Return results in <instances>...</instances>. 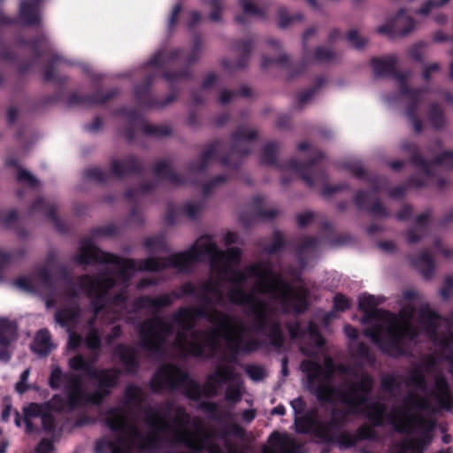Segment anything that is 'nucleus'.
<instances>
[{
  "mask_svg": "<svg viewBox=\"0 0 453 453\" xmlns=\"http://www.w3.org/2000/svg\"><path fill=\"white\" fill-rule=\"evenodd\" d=\"M284 241L283 237L280 234H276L273 239V243L266 247L265 250L266 252L272 254L277 252L282 246H283Z\"/></svg>",
  "mask_w": 453,
  "mask_h": 453,
  "instance_id": "obj_53",
  "label": "nucleus"
},
{
  "mask_svg": "<svg viewBox=\"0 0 453 453\" xmlns=\"http://www.w3.org/2000/svg\"><path fill=\"white\" fill-rule=\"evenodd\" d=\"M316 162L317 159H312L305 165H301L295 159H293L288 163V168L291 172L299 175L306 182L308 186L311 187L314 184V180L313 177L308 174V171L311 170V168L316 164Z\"/></svg>",
  "mask_w": 453,
  "mask_h": 453,
  "instance_id": "obj_24",
  "label": "nucleus"
},
{
  "mask_svg": "<svg viewBox=\"0 0 453 453\" xmlns=\"http://www.w3.org/2000/svg\"><path fill=\"white\" fill-rule=\"evenodd\" d=\"M338 55L327 47H319L314 54L315 60L319 62H332L337 58Z\"/></svg>",
  "mask_w": 453,
  "mask_h": 453,
  "instance_id": "obj_37",
  "label": "nucleus"
},
{
  "mask_svg": "<svg viewBox=\"0 0 453 453\" xmlns=\"http://www.w3.org/2000/svg\"><path fill=\"white\" fill-rule=\"evenodd\" d=\"M227 383H229V385L225 393L226 400L228 402H233L234 403L240 402L242 398V393L240 391V382L238 374L236 373L234 380H230Z\"/></svg>",
  "mask_w": 453,
  "mask_h": 453,
  "instance_id": "obj_34",
  "label": "nucleus"
},
{
  "mask_svg": "<svg viewBox=\"0 0 453 453\" xmlns=\"http://www.w3.org/2000/svg\"><path fill=\"white\" fill-rule=\"evenodd\" d=\"M257 132L248 127H239L232 135V144L227 157L222 156L226 150L222 142H215L208 147L197 162L188 168L190 175L203 172L217 158L225 165H237L241 159L250 152V143L257 137Z\"/></svg>",
  "mask_w": 453,
  "mask_h": 453,
  "instance_id": "obj_7",
  "label": "nucleus"
},
{
  "mask_svg": "<svg viewBox=\"0 0 453 453\" xmlns=\"http://www.w3.org/2000/svg\"><path fill=\"white\" fill-rule=\"evenodd\" d=\"M55 348L51 342L50 332L47 329H41L36 334L32 349L39 356L45 357Z\"/></svg>",
  "mask_w": 453,
  "mask_h": 453,
  "instance_id": "obj_20",
  "label": "nucleus"
},
{
  "mask_svg": "<svg viewBox=\"0 0 453 453\" xmlns=\"http://www.w3.org/2000/svg\"><path fill=\"white\" fill-rule=\"evenodd\" d=\"M402 148L404 150H410L412 163L419 168L425 175V179H429L432 175V171L435 168H453V151H444L437 156L431 163H428L418 154L414 145L403 143Z\"/></svg>",
  "mask_w": 453,
  "mask_h": 453,
  "instance_id": "obj_12",
  "label": "nucleus"
},
{
  "mask_svg": "<svg viewBox=\"0 0 453 453\" xmlns=\"http://www.w3.org/2000/svg\"><path fill=\"white\" fill-rule=\"evenodd\" d=\"M68 365L73 371H81L85 377L94 380L97 389L88 392L83 386L81 375L64 372L58 365H53L49 385L52 389L63 388L66 395V397L55 395L50 402V407L58 411L72 410L79 405L100 403L110 394L111 389L117 386L120 375V371L117 368H96L92 362H88L80 354L70 358Z\"/></svg>",
  "mask_w": 453,
  "mask_h": 453,
  "instance_id": "obj_3",
  "label": "nucleus"
},
{
  "mask_svg": "<svg viewBox=\"0 0 453 453\" xmlns=\"http://www.w3.org/2000/svg\"><path fill=\"white\" fill-rule=\"evenodd\" d=\"M145 395L141 388L129 385L124 405L111 410L106 424L111 434L96 441V453H131L132 449L152 451L163 447L160 436L173 448L185 446L199 452L224 453L212 441V433L199 417L191 418L183 407L165 401L155 407L142 408Z\"/></svg>",
  "mask_w": 453,
  "mask_h": 453,
  "instance_id": "obj_2",
  "label": "nucleus"
},
{
  "mask_svg": "<svg viewBox=\"0 0 453 453\" xmlns=\"http://www.w3.org/2000/svg\"><path fill=\"white\" fill-rule=\"evenodd\" d=\"M316 245H317V240H315L314 238H310V237L304 238L301 242V243L298 247V250H297V253H298L300 259L302 260V257L304 254L313 251Z\"/></svg>",
  "mask_w": 453,
  "mask_h": 453,
  "instance_id": "obj_41",
  "label": "nucleus"
},
{
  "mask_svg": "<svg viewBox=\"0 0 453 453\" xmlns=\"http://www.w3.org/2000/svg\"><path fill=\"white\" fill-rule=\"evenodd\" d=\"M396 387H399V384L395 378L388 377L383 379L382 388L385 391L388 392L389 394H393Z\"/></svg>",
  "mask_w": 453,
  "mask_h": 453,
  "instance_id": "obj_54",
  "label": "nucleus"
},
{
  "mask_svg": "<svg viewBox=\"0 0 453 453\" xmlns=\"http://www.w3.org/2000/svg\"><path fill=\"white\" fill-rule=\"evenodd\" d=\"M268 43L273 48H275V50L277 51H279L280 56L278 58H269L264 57L262 59V63H261L262 67L266 68L273 63H278V64L286 63L288 60V56L281 52L280 42L274 39H271L268 41Z\"/></svg>",
  "mask_w": 453,
  "mask_h": 453,
  "instance_id": "obj_35",
  "label": "nucleus"
},
{
  "mask_svg": "<svg viewBox=\"0 0 453 453\" xmlns=\"http://www.w3.org/2000/svg\"><path fill=\"white\" fill-rule=\"evenodd\" d=\"M173 334V326L160 317L145 319L139 326L141 345L153 354L163 352Z\"/></svg>",
  "mask_w": 453,
  "mask_h": 453,
  "instance_id": "obj_10",
  "label": "nucleus"
},
{
  "mask_svg": "<svg viewBox=\"0 0 453 453\" xmlns=\"http://www.w3.org/2000/svg\"><path fill=\"white\" fill-rule=\"evenodd\" d=\"M143 245L151 254L168 251L166 242L162 236L148 237L144 240Z\"/></svg>",
  "mask_w": 453,
  "mask_h": 453,
  "instance_id": "obj_31",
  "label": "nucleus"
},
{
  "mask_svg": "<svg viewBox=\"0 0 453 453\" xmlns=\"http://www.w3.org/2000/svg\"><path fill=\"white\" fill-rule=\"evenodd\" d=\"M86 178L90 180L104 182L107 179V173L97 167L88 168L84 173Z\"/></svg>",
  "mask_w": 453,
  "mask_h": 453,
  "instance_id": "obj_39",
  "label": "nucleus"
},
{
  "mask_svg": "<svg viewBox=\"0 0 453 453\" xmlns=\"http://www.w3.org/2000/svg\"><path fill=\"white\" fill-rule=\"evenodd\" d=\"M271 438L274 441L272 447L265 448L263 453H298L299 446L288 435L273 433Z\"/></svg>",
  "mask_w": 453,
  "mask_h": 453,
  "instance_id": "obj_17",
  "label": "nucleus"
},
{
  "mask_svg": "<svg viewBox=\"0 0 453 453\" xmlns=\"http://www.w3.org/2000/svg\"><path fill=\"white\" fill-rule=\"evenodd\" d=\"M313 218V214L310 211L297 215L296 220L300 226H306Z\"/></svg>",
  "mask_w": 453,
  "mask_h": 453,
  "instance_id": "obj_62",
  "label": "nucleus"
},
{
  "mask_svg": "<svg viewBox=\"0 0 453 453\" xmlns=\"http://www.w3.org/2000/svg\"><path fill=\"white\" fill-rule=\"evenodd\" d=\"M397 58L395 56H388L380 59H373L372 66L376 76H392L396 81L400 92L408 101L405 110V116L411 125L413 131L420 133L422 131V121L419 119L420 104L424 101L426 90H409L407 88V81L410 76L409 73H396Z\"/></svg>",
  "mask_w": 453,
  "mask_h": 453,
  "instance_id": "obj_8",
  "label": "nucleus"
},
{
  "mask_svg": "<svg viewBox=\"0 0 453 453\" xmlns=\"http://www.w3.org/2000/svg\"><path fill=\"white\" fill-rule=\"evenodd\" d=\"M240 256L238 248L223 251L211 236L204 235L184 252L140 260L105 253L89 239H84L74 260L80 265L105 264L99 273L113 278L111 290L119 286L118 293L127 296L128 281L138 271L159 272L174 268L185 272L195 263L208 259L210 275L207 279L197 283L187 282L180 290L159 296H140L134 302V310H148L156 314L162 308L170 306L175 299L194 296L200 303L198 307L180 308L171 315L172 322L178 326L173 343L182 355L208 357L217 353L221 340L234 354L251 352L259 348L260 342L251 336L242 319L231 317L214 307H223L226 303L240 305L245 308L252 328L265 337L268 345L280 349L284 343V334L276 311H304L306 289L292 288L267 261L235 269Z\"/></svg>",
  "mask_w": 453,
  "mask_h": 453,
  "instance_id": "obj_1",
  "label": "nucleus"
},
{
  "mask_svg": "<svg viewBox=\"0 0 453 453\" xmlns=\"http://www.w3.org/2000/svg\"><path fill=\"white\" fill-rule=\"evenodd\" d=\"M239 3L245 14L256 16L263 14V11L255 5L253 0H239Z\"/></svg>",
  "mask_w": 453,
  "mask_h": 453,
  "instance_id": "obj_44",
  "label": "nucleus"
},
{
  "mask_svg": "<svg viewBox=\"0 0 453 453\" xmlns=\"http://www.w3.org/2000/svg\"><path fill=\"white\" fill-rule=\"evenodd\" d=\"M290 404L296 415L302 414L306 407L305 402L302 397H297L292 400Z\"/></svg>",
  "mask_w": 453,
  "mask_h": 453,
  "instance_id": "obj_59",
  "label": "nucleus"
},
{
  "mask_svg": "<svg viewBox=\"0 0 453 453\" xmlns=\"http://www.w3.org/2000/svg\"><path fill=\"white\" fill-rule=\"evenodd\" d=\"M17 180L19 182L27 183L30 187H36L38 185V180L35 177L24 169L18 170Z\"/></svg>",
  "mask_w": 453,
  "mask_h": 453,
  "instance_id": "obj_43",
  "label": "nucleus"
},
{
  "mask_svg": "<svg viewBox=\"0 0 453 453\" xmlns=\"http://www.w3.org/2000/svg\"><path fill=\"white\" fill-rule=\"evenodd\" d=\"M256 216L261 217L264 219H273L279 214V211L274 208H269L268 210H264L261 207H257L255 211Z\"/></svg>",
  "mask_w": 453,
  "mask_h": 453,
  "instance_id": "obj_51",
  "label": "nucleus"
},
{
  "mask_svg": "<svg viewBox=\"0 0 453 453\" xmlns=\"http://www.w3.org/2000/svg\"><path fill=\"white\" fill-rule=\"evenodd\" d=\"M334 308L338 311H345L349 306V300L342 295H337L334 300Z\"/></svg>",
  "mask_w": 453,
  "mask_h": 453,
  "instance_id": "obj_58",
  "label": "nucleus"
},
{
  "mask_svg": "<svg viewBox=\"0 0 453 453\" xmlns=\"http://www.w3.org/2000/svg\"><path fill=\"white\" fill-rule=\"evenodd\" d=\"M154 173L157 178L165 180L172 185L177 186L184 183L173 172L168 160L158 161L154 166Z\"/></svg>",
  "mask_w": 453,
  "mask_h": 453,
  "instance_id": "obj_21",
  "label": "nucleus"
},
{
  "mask_svg": "<svg viewBox=\"0 0 453 453\" xmlns=\"http://www.w3.org/2000/svg\"><path fill=\"white\" fill-rule=\"evenodd\" d=\"M56 206L54 203L45 199L40 198L36 200L31 207V213H42L46 218H49L52 222L58 223L55 216Z\"/></svg>",
  "mask_w": 453,
  "mask_h": 453,
  "instance_id": "obj_27",
  "label": "nucleus"
},
{
  "mask_svg": "<svg viewBox=\"0 0 453 453\" xmlns=\"http://www.w3.org/2000/svg\"><path fill=\"white\" fill-rule=\"evenodd\" d=\"M84 342L82 336H81L78 334L70 332L69 334V341H68V346L72 349H76L79 347L81 346L82 342Z\"/></svg>",
  "mask_w": 453,
  "mask_h": 453,
  "instance_id": "obj_56",
  "label": "nucleus"
},
{
  "mask_svg": "<svg viewBox=\"0 0 453 453\" xmlns=\"http://www.w3.org/2000/svg\"><path fill=\"white\" fill-rule=\"evenodd\" d=\"M440 294L444 300H449L453 296V277L448 276L445 278Z\"/></svg>",
  "mask_w": 453,
  "mask_h": 453,
  "instance_id": "obj_46",
  "label": "nucleus"
},
{
  "mask_svg": "<svg viewBox=\"0 0 453 453\" xmlns=\"http://www.w3.org/2000/svg\"><path fill=\"white\" fill-rule=\"evenodd\" d=\"M55 268L53 262L37 269L32 275L15 281V286L27 293L48 294L52 291L55 280L52 276Z\"/></svg>",
  "mask_w": 453,
  "mask_h": 453,
  "instance_id": "obj_11",
  "label": "nucleus"
},
{
  "mask_svg": "<svg viewBox=\"0 0 453 453\" xmlns=\"http://www.w3.org/2000/svg\"><path fill=\"white\" fill-rule=\"evenodd\" d=\"M324 364L326 370L317 362L304 360L301 363V369L306 373L307 388L318 400L332 403L340 401L352 411L366 402L373 386L372 377L362 371L351 372L349 380L339 388H334L331 384L334 362L332 358L326 357Z\"/></svg>",
  "mask_w": 453,
  "mask_h": 453,
  "instance_id": "obj_4",
  "label": "nucleus"
},
{
  "mask_svg": "<svg viewBox=\"0 0 453 453\" xmlns=\"http://www.w3.org/2000/svg\"><path fill=\"white\" fill-rule=\"evenodd\" d=\"M237 94L226 89H224L220 92L219 95V102L222 104H228L233 101L236 97Z\"/></svg>",
  "mask_w": 453,
  "mask_h": 453,
  "instance_id": "obj_61",
  "label": "nucleus"
},
{
  "mask_svg": "<svg viewBox=\"0 0 453 453\" xmlns=\"http://www.w3.org/2000/svg\"><path fill=\"white\" fill-rule=\"evenodd\" d=\"M139 163L134 157L124 160L114 159L111 163L112 173L117 177H123L139 169Z\"/></svg>",
  "mask_w": 453,
  "mask_h": 453,
  "instance_id": "obj_22",
  "label": "nucleus"
},
{
  "mask_svg": "<svg viewBox=\"0 0 453 453\" xmlns=\"http://www.w3.org/2000/svg\"><path fill=\"white\" fill-rule=\"evenodd\" d=\"M355 435L357 438V441L360 440L370 439L373 436V430L369 426H362L357 430Z\"/></svg>",
  "mask_w": 453,
  "mask_h": 453,
  "instance_id": "obj_52",
  "label": "nucleus"
},
{
  "mask_svg": "<svg viewBox=\"0 0 453 453\" xmlns=\"http://www.w3.org/2000/svg\"><path fill=\"white\" fill-rule=\"evenodd\" d=\"M347 39L350 45L356 49H362L367 44V39L360 36L357 30L349 31Z\"/></svg>",
  "mask_w": 453,
  "mask_h": 453,
  "instance_id": "obj_42",
  "label": "nucleus"
},
{
  "mask_svg": "<svg viewBox=\"0 0 453 453\" xmlns=\"http://www.w3.org/2000/svg\"><path fill=\"white\" fill-rule=\"evenodd\" d=\"M279 144L269 142L264 146L261 151L260 163L266 165H274L277 161Z\"/></svg>",
  "mask_w": 453,
  "mask_h": 453,
  "instance_id": "obj_30",
  "label": "nucleus"
},
{
  "mask_svg": "<svg viewBox=\"0 0 453 453\" xmlns=\"http://www.w3.org/2000/svg\"><path fill=\"white\" fill-rule=\"evenodd\" d=\"M349 411L333 410L331 418L322 421L311 415H306L296 419L298 429L302 433L314 430L317 435L327 441H335L340 449H349L357 442L355 434L344 432L336 435L337 431L345 424Z\"/></svg>",
  "mask_w": 453,
  "mask_h": 453,
  "instance_id": "obj_9",
  "label": "nucleus"
},
{
  "mask_svg": "<svg viewBox=\"0 0 453 453\" xmlns=\"http://www.w3.org/2000/svg\"><path fill=\"white\" fill-rule=\"evenodd\" d=\"M226 180V177L225 176H218L217 178H215L214 180H212L211 181H210L209 183H206L203 187V194L204 195H208L209 192L213 189L214 188L221 185L222 183H224Z\"/></svg>",
  "mask_w": 453,
  "mask_h": 453,
  "instance_id": "obj_60",
  "label": "nucleus"
},
{
  "mask_svg": "<svg viewBox=\"0 0 453 453\" xmlns=\"http://www.w3.org/2000/svg\"><path fill=\"white\" fill-rule=\"evenodd\" d=\"M17 334V326L7 319H0V345H8Z\"/></svg>",
  "mask_w": 453,
  "mask_h": 453,
  "instance_id": "obj_26",
  "label": "nucleus"
},
{
  "mask_svg": "<svg viewBox=\"0 0 453 453\" xmlns=\"http://www.w3.org/2000/svg\"><path fill=\"white\" fill-rule=\"evenodd\" d=\"M29 375H30V368H27L20 374L19 380L15 385V389L19 394L25 393L29 388V386L27 383V380L29 378Z\"/></svg>",
  "mask_w": 453,
  "mask_h": 453,
  "instance_id": "obj_45",
  "label": "nucleus"
},
{
  "mask_svg": "<svg viewBox=\"0 0 453 453\" xmlns=\"http://www.w3.org/2000/svg\"><path fill=\"white\" fill-rule=\"evenodd\" d=\"M204 207V203L203 201H200L188 202L176 211L173 209L170 208L168 215L166 217V221L169 224H173L178 220L180 215H184L189 219H196L201 215Z\"/></svg>",
  "mask_w": 453,
  "mask_h": 453,
  "instance_id": "obj_16",
  "label": "nucleus"
},
{
  "mask_svg": "<svg viewBox=\"0 0 453 453\" xmlns=\"http://www.w3.org/2000/svg\"><path fill=\"white\" fill-rule=\"evenodd\" d=\"M411 263L425 278L432 277L434 271V261L428 252H423L418 257L411 258Z\"/></svg>",
  "mask_w": 453,
  "mask_h": 453,
  "instance_id": "obj_23",
  "label": "nucleus"
},
{
  "mask_svg": "<svg viewBox=\"0 0 453 453\" xmlns=\"http://www.w3.org/2000/svg\"><path fill=\"white\" fill-rule=\"evenodd\" d=\"M43 406L39 403H32L28 404L27 406L24 407V418L23 421L26 424V428L27 432H32L34 430V427L31 423V418H36V417H42L43 414Z\"/></svg>",
  "mask_w": 453,
  "mask_h": 453,
  "instance_id": "obj_29",
  "label": "nucleus"
},
{
  "mask_svg": "<svg viewBox=\"0 0 453 453\" xmlns=\"http://www.w3.org/2000/svg\"><path fill=\"white\" fill-rule=\"evenodd\" d=\"M279 16V27L280 28H287L290 26L302 22L303 20V15L301 13L289 14L286 9L280 8L278 12Z\"/></svg>",
  "mask_w": 453,
  "mask_h": 453,
  "instance_id": "obj_33",
  "label": "nucleus"
},
{
  "mask_svg": "<svg viewBox=\"0 0 453 453\" xmlns=\"http://www.w3.org/2000/svg\"><path fill=\"white\" fill-rule=\"evenodd\" d=\"M79 289L91 298L94 309V317L88 321V332L85 337V344L91 350H97L101 347L99 332L94 327L95 319L102 311L104 319L114 321L121 315L126 301L124 293H111L114 285L113 278L98 274L96 278L83 275L77 279Z\"/></svg>",
  "mask_w": 453,
  "mask_h": 453,
  "instance_id": "obj_5",
  "label": "nucleus"
},
{
  "mask_svg": "<svg viewBox=\"0 0 453 453\" xmlns=\"http://www.w3.org/2000/svg\"><path fill=\"white\" fill-rule=\"evenodd\" d=\"M210 5L211 6V12L210 13V18L214 22H219L221 20V9L222 4L220 0H211L210 2Z\"/></svg>",
  "mask_w": 453,
  "mask_h": 453,
  "instance_id": "obj_49",
  "label": "nucleus"
},
{
  "mask_svg": "<svg viewBox=\"0 0 453 453\" xmlns=\"http://www.w3.org/2000/svg\"><path fill=\"white\" fill-rule=\"evenodd\" d=\"M246 372L254 380H260L265 376L264 368L257 365L247 366Z\"/></svg>",
  "mask_w": 453,
  "mask_h": 453,
  "instance_id": "obj_48",
  "label": "nucleus"
},
{
  "mask_svg": "<svg viewBox=\"0 0 453 453\" xmlns=\"http://www.w3.org/2000/svg\"><path fill=\"white\" fill-rule=\"evenodd\" d=\"M114 356L118 357L127 372H135L138 369L136 351L133 348L119 345L114 350Z\"/></svg>",
  "mask_w": 453,
  "mask_h": 453,
  "instance_id": "obj_19",
  "label": "nucleus"
},
{
  "mask_svg": "<svg viewBox=\"0 0 453 453\" xmlns=\"http://www.w3.org/2000/svg\"><path fill=\"white\" fill-rule=\"evenodd\" d=\"M180 51L179 50H164L157 53L149 62L150 65L161 66L177 58Z\"/></svg>",
  "mask_w": 453,
  "mask_h": 453,
  "instance_id": "obj_32",
  "label": "nucleus"
},
{
  "mask_svg": "<svg viewBox=\"0 0 453 453\" xmlns=\"http://www.w3.org/2000/svg\"><path fill=\"white\" fill-rule=\"evenodd\" d=\"M236 372L230 365H219L210 373L203 385L188 377L181 368L173 365H164L158 368L150 380L153 392L161 389L180 390L187 397L198 400L202 395L214 396L218 395L221 384L234 380Z\"/></svg>",
  "mask_w": 453,
  "mask_h": 453,
  "instance_id": "obj_6",
  "label": "nucleus"
},
{
  "mask_svg": "<svg viewBox=\"0 0 453 453\" xmlns=\"http://www.w3.org/2000/svg\"><path fill=\"white\" fill-rule=\"evenodd\" d=\"M78 293L79 289H76L74 286H69L65 294L67 303L55 314L56 322L61 326L66 327L69 331L79 323L81 316V309L74 302Z\"/></svg>",
  "mask_w": 453,
  "mask_h": 453,
  "instance_id": "obj_13",
  "label": "nucleus"
},
{
  "mask_svg": "<svg viewBox=\"0 0 453 453\" xmlns=\"http://www.w3.org/2000/svg\"><path fill=\"white\" fill-rule=\"evenodd\" d=\"M428 219V211L423 212L420 215H418L416 220L417 226L413 229L409 230L406 234L407 241L409 243L415 244L422 238Z\"/></svg>",
  "mask_w": 453,
  "mask_h": 453,
  "instance_id": "obj_25",
  "label": "nucleus"
},
{
  "mask_svg": "<svg viewBox=\"0 0 453 453\" xmlns=\"http://www.w3.org/2000/svg\"><path fill=\"white\" fill-rule=\"evenodd\" d=\"M424 48H425V44L423 42H418V43L413 45L409 50V54L413 59H415L417 61H421L423 58Z\"/></svg>",
  "mask_w": 453,
  "mask_h": 453,
  "instance_id": "obj_50",
  "label": "nucleus"
},
{
  "mask_svg": "<svg viewBox=\"0 0 453 453\" xmlns=\"http://www.w3.org/2000/svg\"><path fill=\"white\" fill-rule=\"evenodd\" d=\"M42 427L45 431L50 432L54 429V418L49 413H44L41 417Z\"/></svg>",
  "mask_w": 453,
  "mask_h": 453,
  "instance_id": "obj_57",
  "label": "nucleus"
},
{
  "mask_svg": "<svg viewBox=\"0 0 453 453\" xmlns=\"http://www.w3.org/2000/svg\"><path fill=\"white\" fill-rule=\"evenodd\" d=\"M415 28L416 22L413 18L407 14L405 9H401L393 19L379 27L378 32L390 37L395 35L406 36Z\"/></svg>",
  "mask_w": 453,
  "mask_h": 453,
  "instance_id": "obj_14",
  "label": "nucleus"
},
{
  "mask_svg": "<svg viewBox=\"0 0 453 453\" xmlns=\"http://www.w3.org/2000/svg\"><path fill=\"white\" fill-rule=\"evenodd\" d=\"M354 201L359 209L366 210L373 216L385 217L388 215L386 209L375 197V190L369 193L359 191L356 194Z\"/></svg>",
  "mask_w": 453,
  "mask_h": 453,
  "instance_id": "obj_15",
  "label": "nucleus"
},
{
  "mask_svg": "<svg viewBox=\"0 0 453 453\" xmlns=\"http://www.w3.org/2000/svg\"><path fill=\"white\" fill-rule=\"evenodd\" d=\"M142 131L146 134L150 135H155L157 137H162L168 135L171 133V130L169 127L165 126H154L151 124L144 123L142 124Z\"/></svg>",
  "mask_w": 453,
  "mask_h": 453,
  "instance_id": "obj_38",
  "label": "nucleus"
},
{
  "mask_svg": "<svg viewBox=\"0 0 453 453\" xmlns=\"http://www.w3.org/2000/svg\"><path fill=\"white\" fill-rule=\"evenodd\" d=\"M121 334V328L119 326H115L111 328V331L109 334L105 336V341L107 344H111L112 341L118 338Z\"/></svg>",
  "mask_w": 453,
  "mask_h": 453,
  "instance_id": "obj_64",
  "label": "nucleus"
},
{
  "mask_svg": "<svg viewBox=\"0 0 453 453\" xmlns=\"http://www.w3.org/2000/svg\"><path fill=\"white\" fill-rule=\"evenodd\" d=\"M52 450L53 446L48 440H42L37 447V453H51Z\"/></svg>",
  "mask_w": 453,
  "mask_h": 453,
  "instance_id": "obj_63",
  "label": "nucleus"
},
{
  "mask_svg": "<svg viewBox=\"0 0 453 453\" xmlns=\"http://www.w3.org/2000/svg\"><path fill=\"white\" fill-rule=\"evenodd\" d=\"M429 120L434 128L439 129L445 125V119L441 108L432 105L429 110Z\"/></svg>",
  "mask_w": 453,
  "mask_h": 453,
  "instance_id": "obj_36",
  "label": "nucleus"
},
{
  "mask_svg": "<svg viewBox=\"0 0 453 453\" xmlns=\"http://www.w3.org/2000/svg\"><path fill=\"white\" fill-rule=\"evenodd\" d=\"M219 405L212 402H202L200 403V409L207 412L210 417L217 421L230 420L232 418V413L229 411H218Z\"/></svg>",
  "mask_w": 453,
  "mask_h": 453,
  "instance_id": "obj_28",
  "label": "nucleus"
},
{
  "mask_svg": "<svg viewBox=\"0 0 453 453\" xmlns=\"http://www.w3.org/2000/svg\"><path fill=\"white\" fill-rule=\"evenodd\" d=\"M440 65L438 63L429 64L423 68L422 75L424 80L428 81L432 74L437 73L440 71Z\"/></svg>",
  "mask_w": 453,
  "mask_h": 453,
  "instance_id": "obj_55",
  "label": "nucleus"
},
{
  "mask_svg": "<svg viewBox=\"0 0 453 453\" xmlns=\"http://www.w3.org/2000/svg\"><path fill=\"white\" fill-rule=\"evenodd\" d=\"M306 330H307L309 338L313 342V344L318 348L322 347L324 341L319 332L318 326L315 324L311 322L308 325Z\"/></svg>",
  "mask_w": 453,
  "mask_h": 453,
  "instance_id": "obj_40",
  "label": "nucleus"
},
{
  "mask_svg": "<svg viewBox=\"0 0 453 453\" xmlns=\"http://www.w3.org/2000/svg\"><path fill=\"white\" fill-rule=\"evenodd\" d=\"M344 167L357 178H362L365 173L363 165L356 160H350L345 163Z\"/></svg>",
  "mask_w": 453,
  "mask_h": 453,
  "instance_id": "obj_47",
  "label": "nucleus"
},
{
  "mask_svg": "<svg viewBox=\"0 0 453 453\" xmlns=\"http://www.w3.org/2000/svg\"><path fill=\"white\" fill-rule=\"evenodd\" d=\"M42 0H22L19 4V18L27 25H38L40 22V4Z\"/></svg>",
  "mask_w": 453,
  "mask_h": 453,
  "instance_id": "obj_18",
  "label": "nucleus"
}]
</instances>
